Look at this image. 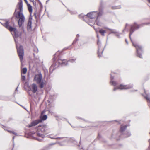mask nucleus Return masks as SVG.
Masks as SVG:
<instances>
[{"label":"nucleus","instance_id":"9b49d317","mask_svg":"<svg viewBox=\"0 0 150 150\" xmlns=\"http://www.w3.org/2000/svg\"><path fill=\"white\" fill-rule=\"evenodd\" d=\"M58 62L59 65L62 66H66L68 65V62L65 59H59L58 61Z\"/></svg>","mask_w":150,"mask_h":150},{"label":"nucleus","instance_id":"473e14b6","mask_svg":"<svg viewBox=\"0 0 150 150\" xmlns=\"http://www.w3.org/2000/svg\"><path fill=\"white\" fill-rule=\"evenodd\" d=\"M115 34V35L118 38H120V35L121 34V33H119L117 32V33Z\"/></svg>","mask_w":150,"mask_h":150},{"label":"nucleus","instance_id":"f03ea898","mask_svg":"<svg viewBox=\"0 0 150 150\" xmlns=\"http://www.w3.org/2000/svg\"><path fill=\"white\" fill-rule=\"evenodd\" d=\"M140 27V25L137 24L136 23H134V24L131 26V28L130 29L129 38L132 41L133 45L135 47L137 50V56L140 58H142V55L140 53V52H142V47L141 46L139 45L138 44L135 42L132 41L131 38V36L133 33L136 30L139 28Z\"/></svg>","mask_w":150,"mask_h":150},{"label":"nucleus","instance_id":"2eb2a0df","mask_svg":"<svg viewBox=\"0 0 150 150\" xmlns=\"http://www.w3.org/2000/svg\"><path fill=\"white\" fill-rule=\"evenodd\" d=\"M49 127L45 125L40 128V129L41 131L43 132H45L46 131L49 129Z\"/></svg>","mask_w":150,"mask_h":150},{"label":"nucleus","instance_id":"39448f33","mask_svg":"<svg viewBox=\"0 0 150 150\" xmlns=\"http://www.w3.org/2000/svg\"><path fill=\"white\" fill-rule=\"evenodd\" d=\"M14 14L17 18L18 19V25L20 27H21L25 21V18L24 15L22 13L17 11L16 9L15 10Z\"/></svg>","mask_w":150,"mask_h":150},{"label":"nucleus","instance_id":"8fccbe9b","mask_svg":"<svg viewBox=\"0 0 150 150\" xmlns=\"http://www.w3.org/2000/svg\"><path fill=\"white\" fill-rule=\"evenodd\" d=\"M14 137H13V139H14Z\"/></svg>","mask_w":150,"mask_h":150},{"label":"nucleus","instance_id":"603ef678","mask_svg":"<svg viewBox=\"0 0 150 150\" xmlns=\"http://www.w3.org/2000/svg\"><path fill=\"white\" fill-rule=\"evenodd\" d=\"M88 24H89V25H92L91 24H89V23H88Z\"/></svg>","mask_w":150,"mask_h":150},{"label":"nucleus","instance_id":"7c9ffc66","mask_svg":"<svg viewBox=\"0 0 150 150\" xmlns=\"http://www.w3.org/2000/svg\"><path fill=\"white\" fill-rule=\"evenodd\" d=\"M120 6H116L115 7H112V9H118L120 8Z\"/></svg>","mask_w":150,"mask_h":150},{"label":"nucleus","instance_id":"5701e85b","mask_svg":"<svg viewBox=\"0 0 150 150\" xmlns=\"http://www.w3.org/2000/svg\"><path fill=\"white\" fill-rule=\"evenodd\" d=\"M37 135L39 137H41L42 138H43L45 136L39 132H38L37 133Z\"/></svg>","mask_w":150,"mask_h":150},{"label":"nucleus","instance_id":"412c9836","mask_svg":"<svg viewBox=\"0 0 150 150\" xmlns=\"http://www.w3.org/2000/svg\"><path fill=\"white\" fill-rule=\"evenodd\" d=\"M27 6L28 9L30 12H31L32 11V6L30 4H27Z\"/></svg>","mask_w":150,"mask_h":150},{"label":"nucleus","instance_id":"c756f323","mask_svg":"<svg viewBox=\"0 0 150 150\" xmlns=\"http://www.w3.org/2000/svg\"><path fill=\"white\" fill-rule=\"evenodd\" d=\"M7 130L8 132L10 133H12L16 135H17V134L16 133L14 132L13 131H10L9 130Z\"/></svg>","mask_w":150,"mask_h":150},{"label":"nucleus","instance_id":"4468645a","mask_svg":"<svg viewBox=\"0 0 150 150\" xmlns=\"http://www.w3.org/2000/svg\"><path fill=\"white\" fill-rule=\"evenodd\" d=\"M18 8L20 11L19 12L22 13L23 12V3L22 0H20L18 5Z\"/></svg>","mask_w":150,"mask_h":150},{"label":"nucleus","instance_id":"9d476101","mask_svg":"<svg viewBox=\"0 0 150 150\" xmlns=\"http://www.w3.org/2000/svg\"><path fill=\"white\" fill-rule=\"evenodd\" d=\"M32 18L30 17L29 18L27 24V29L29 32L30 31L32 30Z\"/></svg>","mask_w":150,"mask_h":150},{"label":"nucleus","instance_id":"0eeeda50","mask_svg":"<svg viewBox=\"0 0 150 150\" xmlns=\"http://www.w3.org/2000/svg\"><path fill=\"white\" fill-rule=\"evenodd\" d=\"M42 75L41 73L35 74L34 79V81L37 84L40 83L42 81Z\"/></svg>","mask_w":150,"mask_h":150},{"label":"nucleus","instance_id":"49530a36","mask_svg":"<svg viewBox=\"0 0 150 150\" xmlns=\"http://www.w3.org/2000/svg\"><path fill=\"white\" fill-rule=\"evenodd\" d=\"M25 2L27 4H28L27 3V0H25Z\"/></svg>","mask_w":150,"mask_h":150},{"label":"nucleus","instance_id":"ea45409f","mask_svg":"<svg viewBox=\"0 0 150 150\" xmlns=\"http://www.w3.org/2000/svg\"><path fill=\"white\" fill-rule=\"evenodd\" d=\"M125 41L126 42V43L127 44H128V41H127V40L126 39H125Z\"/></svg>","mask_w":150,"mask_h":150},{"label":"nucleus","instance_id":"423d86ee","mask_svg":"<svg viewBox=\"0 0 150 150\" xmlns=\"http://www.w3.org/2000/svg\"><path fill=\"white\" fill-rule=\"evenodd\" d=\"M132 87L133 85L132 84L123 85L121 84L117 86H115L113 89V91H115L117 89L123 90L129 89L132 88Z\"/></svg>","mask_w":150,"mask_h":150},{"label":"nucleus","instance_id":"09e8293b","mask_svg":"<svg viewBox=\"0 0 150 150\" xmlns=\"http://www.w3.org/2000/svg\"><path fill=\"white\" fill-rule=\"evenodd\" d=\"M86 22L87 23H88L89 22L88 21H86Z\"/></svg>","mask_w":150,"mask_h":150},{"label":"nucleus","instance_id":"20e7f679","mask_svg":"<svg viewBox=\"0 0 150 150\" xmlns=\"http://www.w3.org/2000/svg\"><path fill=\"white\" fill-rule=\"evenodd\" d=\"M127 126H121L120 132H119L117 134V137L118 136L120 137V138L122 137H127L130 136L131 135L130 133L127 131H125ZM117 140H118L120 139V138H118L117 137H116Z\"/></svg>","mask_w":150,"mask_h":150},{"label":"nucleus","instance_id":"37998d69","mask_svg":"<svg viewBox=\"0 0 150 150\" xmlns=\"http://www.w3.org/2000/svg\"><path fill=\"white\" fill-rule=\"evenodd\" d=\"M95 30H96V32L97 33V32H98V31L96 29H95V28H94Z\"/></svg>","mask_w":150,"mask_h":150},{"label":"nucleus","instance_id":"79ce46f5","mask_svg":"<svg viewBox=\"0 0 150 150\" xmlns=\"http://www.w3.org/2000/svg\"><path fill=\"white\" fill-rule=\"evenodd\" d=\"M59 143V145H61V146H63V145H64V144H61L60 143Z\"/></svg>","mask_w":150,"mask_h":150},{"label":"nucleus","instance_id":"2f4dec72","mask_svg":"<svg viewBox=\"0 0 150 150\" xmlns=\"http://www.w3.org/2000/svg\"><path fill=\"white\" fill-rule=\"evenodd\" d=\"M25 76L24 75H21V79L23 81H25Z\"/></svg>","mask_w":150,"mask_h":150},{"label":"nucleus","instance_id":"cd10ccee","mask_svg":"<svg viewBox=\"0 0 150 150\" xmlns=\"http://www.w3.org/2000/svg\"><path fill=\"white\" fill-rule=\"evenodd\" d=\"M76 60V59H72L70 60H69L68 61V62H71L72 63H73Z\"/></svg>","mask_w":150,"mask_h":150},{"label":"nucleus","instance_id":"72a5a7b5","mask_svg":"<svg viewBox=\"0 0 150 150\" xmlns=\"http://www.w3.org/2000/svg\"><path fill=\"white\" fill-rule=\"evenodd\" d=\"M8 127H4V129L5 130H6L7 131V130H9L8 129Z\"/></svg>","mask_w":150,"mask_h":150},{"label":"nucleus","instance_id":"de8ad7c7","mask_svg":"<svg viewBox=\"0 0 150 150\" xmlns=\"http://www.w3.org/2000/svg\"><path fill=\"white\" fill-rule=\"evenodd\" d=\"M17 88H18V87L16 88V90H15V92L16 91H17Z\"/></svg>","mask_w":150,"mask_h":150},{"label":"nucleus","instance_id":"a878e982","mask_svg":"<svg viewBox=\"0 0 150 150\" xmlns=\"http://www.w3.org/2000/svg\"><path fill=\"white\" fill-rule=\"evenodd\" d=\"M47 118V116L46 115H43L42 117V120H44Z\"/></svg>","mask_w":150,"mask_h":150},{"label":"nucleus","instance_id":"7ed1b4c3","mask_svg":"<svg viewBox=\"0 0 150 150\" xmlns=\"http://www.w3.org/2000/svg\"><path fill=\"white\" fill-rule=\"evenodd\" d=\"M103 13L101 7H100L99 8V13L97 11H93L88 13L86 15V20L90 19L91 20H89L93 23H94V21L92 20V19L96 18L97 21L98 18L102 15Z\"/></svg>","mask_w":150,"mask_h":150},{"label":"nucleus","instance_id":"c03bdc74","mask_svg":"<svg viewBox=\"0 0 150 150\" xmlns=\"http://www.w3.org/2000/svg\"><path fill=\"white\" fill-rule=\"evenodd\" d=\"M148 2L149 3H150V0H147Z\"/></svg>","mask_w":150,"mask_h":150},{"label":"nucleus","instance_id":"4c0bfd02","mask_svg":"<svg viewBox=\"0 0 150 150\" xmlns=\"http://www.w3.org/2000/svg\"><path fill=\"white\" fill-rule=\"evenodd\" d=\"M49 112L50 113H51L52 115L53 114H54V113L52 111H51L50 110H49Z\"/></svg>","mask_w":150,"mask_h":150},{"label":"nucleus","instance_id":"f704fd0d","mask_svg":"<svg viewBox=\"0 0 150 150\" xmlns=\"http://www.w3.org/2000/svg\"><path fill=\"white\" fill-rule=\"evenodd\" d=\"M34 16L35 18L36 19H37V14H36V13H34Z\"/></svg>","mask_w":150,"mask_h":150},{"label":"nucleus","instance_id":"a18cd8bd","mask_svg":"<svg viewBox=\"0 0 150 150\" xmlns=\"http://www.w3.org/2000/svg\"><path fill=\"white\" fill-rule=\"evenodd\" d=\"M30 1H31V2H33V1H34V0H30Z\"/></svg>","mask_w":150,"mask_h":150},{"label":"nucleus","instance_id":"c85d7f7f","mask_svg":"<svg viewBox=\"0 0 150 150\" xmlns=\"http://www.w3.org/2000/svg\"><path fill=\"white\" fill-rule=\"evenodd\" d=\"M50 138L53 139H62L63 137H57V138H54L52 137H50Z\"/></svg>","mask_w":150,"mask_h":150},{"label":"nucleus","instance_id":"6e6552de","mask_svg":"<svg viewBox=\"0 0 150 150\" xmlns=\"http://www.w3.org/2000/svg\"><path fill=\"white\" fill-rule=\"evenodd\" d=\"M97 37L98 39V40L97 42V44L98 45V56L99 57H101V54L103 53V50L102 49H101V43L100 42V41L99 40V36L97 35Z\"/></svg>","mask_w":150,"mask_h":150},{"label":"nucleus","instance_id":"a19ab883","mask_svg":"<svg viewBox=\"0 0 150 150\" xmlns=\"http://www.w3.org/2000/svg\"><path fill=\"white\" fill-rule=\"evenodd\" d=\"M149 24V23H143V24H145V25H148Z\"/></svg>","mask_w":150,"mask_h":150},{"label":"nucleus","instance_id":"393cba45","mask_svg":"<svg viewBox=\"0 0 150 150\" xmlns=\"http://www.w3.org/2000/svg\"><path fill=\"white\" fill-rule=\"evenodd\" d=\"M5 21V23H1V22H0V23L2 24V25H3V26H4V27H5L6 28V26H5V24L7 23V25L8 26H9L8 24H9V23H8V21Z\"/></svg>","mask_w":150,"mask_h":150},{"label":"nucleus","instance_id":"1a4fd4ad","mask_svg":"<svg viewBox=\"0 0 150 150\" xmlns=\"http://www.w3.org/2000/svg\"><path fill=\"white\" fill-rule=\"evenodd\" d=\"M30 88L33 93H35L37 91L38 86L36 84L33 83L30 86Z\"/></svg>","mask_w":150,"mask_h":150},{"label":"nucleus","instance_id":"dca6fc26","mask_svg":"<svg viewBox=\"0 0 150 150\" xmlns=\"http://www.w3.org/2000/svg\"><path fill=\"white\" fill-rule=\"evenodd\" d=\"M111 80L110 81V83L114 86H116V85H117V83L116 82L113 80V79H114V77L112 76V74L111 75Z\"/></svg>","mask_w":150,"mask_h":150},{"label":"nucleus","instance_id":"aec40b11","mask_svg":"<svg viewBox=\"0 0 150 150\" xmlns=\"http://www.w3.org/2000/svg\"><path fill=\"white\" fill-rule=\"evenodd\" d=\"M59 51L57 52L54 55V57L53 59L54 60H55L57 57L59 56Z\"/></svg>","mask_w":150,"mask_h":150},{"label":"nucleus","instance_id":"58836bf2","mask_svg":"<svg viewBox=\"0 0 150 150\" xmlns=\"http://www.w3.org/2000/svg\"><path fill=\"white\" fill-rule=\"evenodd\" d=\"M45 110H43V111H42V114H44V113L45 112Z\"/></svg>","mask_w":150,"mask_h":150},{"label":"nucleus","instance_id":"bb28decb","mask_svg":"<svg viewBox=\"0 0 150 150\" xmlns=\"http://www.w3.org/2000/svg\"><path fill=\"white\" fill-rule=\"evenodd\" d=\"M27 71V69L26 68H23L22 70V72L24 74H25L26 73Z\"/></svg>","mask_w":150,"mask_h":150},{"label":"nucleus","instance_id":"f3484780","mask_svg":"<svg viewBox=\"0 0 150 150\" xmlns=\"http://www.w3.org/2000/svg\"><path fill=\"white\" fill-rule=\"evenodd\" d=\"M39 84V87L40 88H43L45 85V82L42 80L41 81V82L40 83H38Z\"/></svg>","mask_w":150,"mask_h":150},{"label":"nucleus","instance_id":"3c124183","mask_svg":"<svg viewBox=\"0 0 150 150\" xmlns=\"http://www.w3.org/2000/svg\"><path fill=\"white\" fill-rule=\"evenodd\" d=\"M71 14H72V13H72L71 12Z\"/></svg>","mask_w":150,"mask_h":150},{"label":"nucleus","instance_id":"f8f14e48","mask_svg":"<svg viewBox=\"0 0 150 150\" xmlns=\"http://www.w3.org/2000/svg\"><path fill=\"white\" fill-rule=\"evenodd\" d=\"M144 92L145 93V95H143L144 96L146 99L147 101L150 102V93H147L145 89H144Z\"/></svg>","mask_w":150,"mask_h":150},{"label":"nucleus","instance_id":"f257e3e1","mask_svg":"<svg viewBox=\"0 0 150 150\" xmlns=\"http://www.w3.org/2000/svg\"><path fill=\"white\" fill-rule=\"evenodd\" d=\"M5 26H6V28L9 29L11 31H13L14 32L13 37L15 42L16 43L18 55L20 60L21 62L23 58L24 50L23 47L21 45H19L17 43V41L16 39L17 38L21 35V32H18L15 28L12 27L11 26H8L7 25V23L5 24Z\"/></svg>","mask_w":150,"mask_h":150},{"label":"nucleus","instance_id":"c9c22d12","mask_svg":"<svg viewBox=\"0 0 150 150\" xmlns=\"http://www.w3.org/2000/svg\"><path fill=\"white\" fill-rule=\"evenodd\" d=\"M97 24L99 26H100V25H101V23L99 22H97Z\"/></svg>","mask_w":150,"mask_h":150},{"label":"nucleus","instance_id":"6ab92c4d","mask_svg":"<svg viewBox=\"0 0 150 150\" xmlns=\"http://www.w3.org/2000/svg\"><path fill=\"white\" fill-rule=\"evenodd\" d=\"M99 32L102 35L104 36L105 33H106V31L105 30H103L102 29H101L99 30Z\"/></svg>","mask_w":150,"mask_h":150},{"label":"nucleus","instance_id":"b1692460","mask_svg":"<svg viewBox=\"0 0 150 150\" xmlns=\"http://www.w3.org/2000/svg\"><path fill=\"white\" fill-rule=\"evenodd\" d=\"M79 35L78 34H77V35H76V40H74V41L73 43H72V44H74L76 42L78 41V38H79Z\"/></svg>","mask_w":150,"mask_h":150},{"label":"nucleus","instance_id":"864d4df0","mask_svg":"<svg viewBox=\"0 0 150 150\" xmlns=\"http://www.w3.org/2000/svg\"><path fill=\"white\" fill-rule=\"evenodd\" d=\"M56 143H54V144H55Z\"/></svg>","mask_w":150,"mask_h":150},{"label":"nucleus","instance_id":"e433bc0d","mask_svg":"<svg viewBox=\"0 0 150 150\" xmlns=\"http://www.w3.org/2000/svg\"><path fill=\"white\" fill-rule=\"evenodd\" d=\"M128 25L127 24H126V26H125V29L124 30H123V32H124V30H125V29L127 28V26Z\"/></svg>","mask_w":150,"mask_h":150},{"label":"nucleus","instance_id":"a211bd4d","mask_svg":"<svg viewBox=\"0 0 150 150\" xmlns=\"http://www.w3.org/2000/svg\"><path fill=\"white\" fill-rule=\"evenodd\" d=\"M105 28L108 29L110 31L111 33H110H110L115 34V33H117V32L115 30L110 29V28Z\"/></svg>","mask_w":150,"mask_h":150},{"label":"nucleus","instance_id":"4be33fe9","mask_svg":"<svg viewBox=\"0 0 150 150\" xmlns=\"http://www.w3.org/2000/svg\"><path fill=\"white\" fill-rule=\"evenodd\" d=\"M86 15L84 16V15L83 13H82L79 15V17L80 18H85V19H86Z\"/></svg>","mask_w":150,"mask_h":150},{"label":"nucleus","instance_id":"ddd939ff","mask_svg":"<svg viewBox=\"0 0 150 150\" xmlns=\"http://www.w3.org/2000/svg\"><path fill=\"white\" fill-rule=\"evenodd\" d=\"M41 122L40 120H36L31 123V124L29 125V127H31L33 126H35Z\"/></svg>","mask_w":150,"mask_h":150}]
</instances>
